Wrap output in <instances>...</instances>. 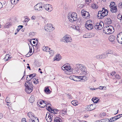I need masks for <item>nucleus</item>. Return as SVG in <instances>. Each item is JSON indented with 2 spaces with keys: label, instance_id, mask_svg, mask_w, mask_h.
<instances>
[{
  "label": "nucleus",
  "instance_id": "7",
  "mask_svg": "<svg viewBox=\"0 0 122 122\" xmlns=\"http://www.w3.org/2000/svg\"><path fill=\"white\" fill-rule=\"evenodd\" d=\"M81 14L82 16L85 18L88 19L90 18V15L89 12L84 10H82Z\"/></svg>",
  "mask_w": 122,
  "mask_h": 122
},
{
  "label": "nucleus",
  "instance_id": "20",
  "mask_svg": "<svg viewBox=\"0 0 122 122\" xmlns=\"http://www.w3.org/2000/svg\"><path fill=\"white\" fill-rule=\"evenodd\" d=\"M27 115L30 118V119L36 118L34 114L31 112H30L28 113Z\"/></svg>",
  "mask_w": 122,
  "mask_h": 122
},
{
  "label": "nucleus",
  "instance_id": "1",
  "mask_svg": "<svg viewBox=\"0 0 122 122\" xmlns=\"http://www.w3.org/2000/svg\"><path fill=\"white\" fill-rule=\"evenodd\" d=\"M76 66L81 71L83 75H87L89 73V72L87 71L86 67L84 65L80 64H78L76 65Z\"/></svg>",
  "mask_w": 122,
  "mask_h": 122
},
{
  "label": "nucleus",
  "instance_id": "10",
  "mask_svg": "<svg viewBox=\"0 0 122 122\" xmlns=\"http://www.w3.org/2000/svg\"><path fill=\"white\" fill-rule=\"evenodd\" d=\"M102 24H103V23L102 22H100L99 23H97L95 26V29L99 30L101 29L102 28L103 26L102 25Z\"/></svg>",
  "mask_w": 122,
  "mask_h": 122
},
{
  "label": "nucleus",
  "instance_id": "16",
  "mask_svg": "<svg viewBox=\"0 0 122 122\" xmlns=\"http://www.w3.org/2000/svg\"><path fill=\"white\" fill-rule=\"evenodd\" d=\"M122 37V32H120L117 35V40L118 42L120 43H121L122 42V41H121V39Z\"/></svg>",
  "mask_w": 122,
  "mask_h": 122
},
{
  "label": "nucleus",
  "instance_id": "53",
  "mask_svg": "<svg viewBox=\"0 0 122 122\" xmlns=\"http://www.w3.org/2000/svg\"><path fill=\"white\" fill-rule=\"evenodd\" d=\"M92 1V0H85V1L86 4H89Z\"/></svg>",
  "mask_w": 122,
  "mask_h": 122
},
{
  "label": "nucleus",
  "instance_id": "61",
  "mask_svg": "<svg viewBox=\"0 0 122 122\" xmlns=\"http://www.w3.org/2000/svg\"><path fill=\"white\" fill-rule=\"evenodd\" d=\"M3 115L2 113H0V119H1L3 117Z\"/></svg>",
  "mask_w": 122,
  "mask_h": 122
},
{
  "label": "nucleus",
  "instance_id": "54",
  "mask_svg": "<svg viewBox=\"0 0 122 122\" xmlns=\"http://www.w3.org/2000/svg\"><path fill=\"white\" fill-rule=\"evenodd\" d=\"M112 117L113 119L112 120V121H115L118 119V118H116V116H115Z\"/></svg>",
  "mask_w": 122,
  "mask_h": 122
},
{
  "label": "nucleus",
  "instance_id": "12",
  "mask_svg": "<svg viewBox=\"0 0 122 122\" xmlns=\"http://www.w3.org/2000/svg\"><path fill=\"white\" fill-rule=\"evenodd\" d=\"M103 10L99 11H98L97 17L99 19H101L103 18L105 16L104 14L103 13Z\"/></svg>",
  "mask_w": 122,
  "mask_h": 122
},
{
  "label": "nucleus",
  "instance_id": "62",
  "mask_svg": "<svg viewBox=\"0 0 122 122\" xmlns=\"http://www.w3.org/2000/svg\"><path fill=\"white\" fill-rule=\"evenodd\" d=\"M116 72L115 71H113L112 73H111V75L112 76H114V75L115 74Z\"/></svg>",
  "mask_w": 122,
  "mask_h": 122
},
{
  "label": "nucleus",
  "instance_id": "37",
  "mask_svg": "<svg viewBox=\"0 0 122 122\" xmlns=\"http://www.w3.org/2000/svg\"><path fill=\"white\" fill-rule=\"evenodd\" d=\"M102 58H106V57L108 56V55H107V53L105 52L104 53V54L101 55Z\"/></svg>",
  "mask_w": 122,
  "mask_h": 122
},
{
  "label": "nucleus",
  "instance_id": "35",
  "mask_svg": "<svg viewBox=\"0 0 122 122\" xmlns=\"http://www.w3.org/2000/svg\"><path fill=\"white\" fill-rule=\"evenodd\" d=\"M44 91L46 93H50V91L48 87H45Z\"/></svg>",
  "mask_w": 122,
  "mask_h": 122
},
{
  "label": "nucleus",
  "instance_id": "46",
  "mask_svg": "<svg viewBox=\"0 0 122 122\" xmlns=\"http://www.w3.org/2000/svg\"><path fill=\"white\" fill-rule=\"evenodd\" d=\"M23 26L22 25H20L18 27V28L17 29V31L18 32L23 27Z\"/></svg>",
  "mask_w": 122,
  "mask_h": 122
},
{
  "label": "nucleus",
  "instance_id": "25",
  "mask_svg": "<svg viewBox=\"0 0 122 122\" xmlns=\"http://www.w3.org/2000/svg\"><path fill=\"white\" fill-rule=\"evenodd\" d=\"M11 57H10V55L8 54H7L5 55V57L4 59V60L6 61H8L10 59Z\"/></svg>",
  "mask_w": 122,
  "mask_h": 122
},
{
  "label": "nucleus",
  "instance_id": "30",
  "mask_svg": "<svg viewBox=\"0 0 122 122\" xmlns=\"http://www.w3.org/2000/svg\"><path fill=\"white\" fill-rule=\"evenodd\" d=\"M71 103L72 104L75 106H77L78 105V102L76 100L72 101L71 102Z\"/></svg>",
  "mask_w": 122,
  "mask_h": 122
},
{
  "label": "nucleus",
  "instance_id": "38",
  "mask_svg": "<svg viewBox=\"0 0 122 122\" xmlns=\"http://www.w3.org/2000/svg\"><path fill=\"white\" fill-rule=\"evenodd\" d=\"M50 104H47V105L46 106V107H47L48 106V107H47V108H48V109L49 108H50V109L51 110V111H53V112H54V114H56V112L55 113L54 112V110L53 109H52L51 108V107L50 106Z\"/></svg>",
  "mask_w": 122,
  "mask_h": 122
},
{
  "label": "nucleus",
  "instance_id": "26",
  "mask_svg": "<svg viewBox=\"0 0 122 122\" xmlns=\"http://www.w3.org/2000/svg\"><path fill=\"white\" fill-rule=\"evenodd\" d=\"M32 119H30V122H39V120L38 119L37 117H36Z\"/></svg>",
  "mask_w": 122,
  "mask_h": 122
},
{
  "label": "nucleus",
  "instance_id": "5",
  "mask_svg": "<svg viewBox=\"0 0 122 122\" xmlns=\"http://www.w3.org/2000/svg\"><path fill=\"white\" fill-rule=\"evenodd\" d=\"M61 68L63 70L66 71L67 72L66 73L67 74H71L73 71L72 69H71V67L69 65L63 66Z\"/></svg>",
  "mask_w": 122,
  "mask_h": 122
},
{
  "label": "nucleus",
  "instance_id": "36",
  "mask_svg": "<svg viewBox=\"0 0 122 122\" xmlns=\"http://www.w3.org/2000/svg\"><path fill=\"white\" fill-rule=\"evenodd\" d=\"M53 9V7H52V6L50 5L49 4V7H48V9H47V11H48L49 12H51Z\"/></svg>",
  "mask_w": 122,
  "mask_h": 122
},
{
  "label": "nucleus",
  "instance_id": "6",
  "mask_svg": "<svg viewBox=\"0 0 122 122\" xmlns=\"http://www.w3.org/2000/svg\"><path fill=\"white\" fill-rule=\"evenodd\" d=\"M44 29L46 31L50 32L54 29V28L51 25L47 24L45 25L44 27Z\"/></svg>",
  "mask_w": 122,
  "mask_h": 122
},
{
  "label": "nucleus",
  "instance_id": "8",
  "mask_svg": "<svg viewBox=\"0 0 122 122\" xmlns=\"http://www.w3.org/2000/svg\"><path fill=\"white\" fill-rule=\"evenodd\" d=\"M43 4L40 3L37 4L34 6V9L36 10L40 11L43 9Z\"/></svg>",
  "mask_w": 122,
  "mask_h": 122
},
{
  "label": "nucleus",
  "instance_id": "17",
  "mask_svg": "<svg viewBox=\"0 0 122 122\" xmlns=\"http://www.w3.org/2000/svg\"><path fill=\"white\" fill-rule=\"evenodd\" d=\"M42 49L43 51H45L46 52H50V53L51 54V52H52V50L50 51V48H49L47 46H43L42 48Z\"/></svg>",
  "mask_w": 122,
  "mask_h": 122
},
{
  "label": "nucleus",
  "instance_id": "60",
  "mask_svg": "<svg viewBox=\"0 0 122 122\" xmlns=\"http://www.w3.org/2000/svg\"><path fill=\"white\" fill-rule=\"evenodd\" d=\"M67 97L69 99H71L72 98L71 97V96L70 94L68 93L67 94Z\"/></svg>",
  "mask_w": 122,
  "mask_h": 122
},
{
  "label": "nucleus",
  "instance_id": "45",
  "mask_svg": "<svg viewBox=\"0 0 122 122\" xmlns=\"http://www.w3.org/2000/svg\"><path fill=\"white\" fill-rule=\"evenodd\" d=\"M5 101L7 103H10V98L9 97H7L5 99Z\"/></svg>",
  "mask_w": 122,
  "mask_h": 122
},
{
  "label": "nucleus",
  "instance_id": "64",
  "mask_svg": "<svg viewBox=\"0 0 122 122\" xmlns=\"http://www.w3.org/2000/svg\"><path fill=\"white\" fill-rule=\"evenodd\" d=\"M83 7V5H78V7L81 8Z\"/></svg>",
  "mask_w": 122,
  "mask_h": 122
},
{
  "label": "nucleus",
  "instance_id": "48",
  "mask_svg": "<svg viewBox=\"0 0 122 122\" xmlns=\"http://www.w3.org/2000/svg\"><path fill=\"white\" fill-rule=\"evenodd\" d=\"M27 82L28 83V85L29 87H33V86L31 84V82H30V81H28L27 82Z\"/></svg>",
  "mask_w": 122,
  "mask_h": 122
},
{
  "label": "nucleus",
  "instance_id": "39",
  "mask_svg": "<svg viewBox=\"0 0 122 122\" xmlns=\"http://www.w3.org/2000/svg\"><path fill=\"white\" fill-rule=\"evenodd\" d=\"M36 74H30L29 75V77L30 78L31 80H33V78H34L33 77L35 76Z\"/></svg>",
  "mask_w": 122,
  "mask_h": 122
},
{
  "label": "nucleus",
  "instance_id": "55",
  "mask_svg": "<svg viewBox=\"0 0 122 122\" xmlns=\"http://www.w3.org/2000/svg\"><path fill=\"white\" fill-rule=\"evenodd\" d=\"M22 122H27L26 121V119L24 118L22 119L21 120Z\"/></svg>",
  "mask_w": 122,
  "mask_h": 122
},
{
  "label": "nucleus",
  "instance_id": "32",
  "mask_svg": "<svg viewBox=\"0 0 122 122\" xmlns=\"http://www.w3.org/2000/svg\"><path fill=\"white\" fill-rule=\"evenodd\" d=\"M92 8L94 9H97L98 8V5L95 4H93L91 5Z\"/></svg>",
  "mask_w": 122,
  "mask_h": 122
},
{
  "label": "nucleus",
  "instance_id": "14",
  "mask_svg": "<svg viewBox=\"0 0 122 122\" xmlns=\"http://www.w3.org/2000/svg\"><path fill=\"white\" fill-rule=\"evenodd\" d=\"M40 104L41 105H43V106H40V107L41 108L44 107L47 105V103L46 101H44L42 100H40L39 101Z\"/></svg>",
  "mask_w": 122,
  "mask_h": 122
},
{
  "label": "nucleus",
  "instance_id": "22",
  "mask_svg": "<svg viewBox=\"0 0 122 122\" xmlns=\"http://www.w3.org/2000/svg\"><path fill=\"white\" fill-rule=\"evenodd\" d=\"M92 33H88L84 35L83 36L85 38H90L92 37Z\"/></svg>",
  "mask_w": 122,
  "mask_h": 122
},
{
  "label": "nucleus",
  "instance_id": "18",
  "mask_svg": "<svg viewBox=\"0 0 122 122\" xmlns=\"http://www.w3.org/2000/svg\"><path fill=\"white\" fill-rule=\"evenodd\" d=\"M33 90V87L28 86L25 87V91L27 93H30Z\"/></svg>",
  "mask_w": 122,
  "mask_h": 122
},
{
  "label": "nucleus",
  "instance_id": "41",
  "mask_svg": "<svg viewBox=\"0 0 122 122\" xmlns=\"http://www.w3.org/2000/svg\"><path fill=\"white\" fill-rule=\"evenodd\" d=\"M73 27L74 29H75L77 30L78 31L80 29L79 26L78 25L75 26L74 25H73Z\"/></svg>",
  "mask_w": 122,
  "mask_h": 122
},
{
  "label": "nucleus",
  "instance_id": "21",
  "mask_svg": "<svg viewBox=\"0 0 122 122\" xmlns=\"http://www.w3.org/2000/svg\"><path fill=\"white\" fill-rule=\"evenodd\" d=\"M76 80H78V79H81V80H83V81H85L86 78V77L85 76H76Z\"/></svg>",
  "mask_w": 122,
  "mask_h": 122
},
{
  "label": "nucleus",
  "instance_id": "58",
  "mask_svg": "<svg viewBox=\"0 0 122 122\" xmlns=\"http://www.w3.org/2000/svg\"><path fill=\"white\" fill-rule=\"evenodd\" d=\"M115 3L114 2H111L110 3V5H109V6L112 5H114Z\"/></svg>",
  "mask_w": 122,
  "mask_h": 122
},
{
  "label": "nucleus",
  "instance_id": "44",
  "mask_svg": "<svg viewBox=\"0 0 122 122\" xmlns=\"http://www.w3.org/2000/svg\"><path fill=\"white\" fill-rule=\"evenodd\" d=\"M45 9L47 10L48 9V7H49V4H44L43 6Z\"/></svg>",
  "mask_w": 122,
  "mask_h": 122
},
{
  "label": "nucleus",
  "instance_id": "63",
  "mask_svg": "<svg viewBox=\"0 0 122 122\" xmlns=\"http://www.w3.org/2000/svg\"><path fill=\"white\" fill-rule=\"evenodd\" d=\"M29 76V75H27V77H26V80H27V81H30L31 80V79L30 78H29L28 77Z\"/></svg>",
  "mask_w": 122,
  "mask_h": 122
},
{
  "label": "nucleus",
  "instance_id": "24",
  "mask_svg": "<svg viewBox=\"0 0 122 122\" xmlns=\"http://www.w3.org/2000/svg\"><path fill=\"white\" fill-rule=\"evenodd\" d=\"M103 10V13L104 14V15L106 16L107 15L108 13V11L106 9L104 8H103L102 10Z\"/></svg>",
  "mask_w": 122,
  "mask_h": 122
},
{
  "label": "nucleus",
  "instance_id": "50",
  "mask_svg": "<svg viewBox=\"0 0 122 122\" xmlns=\"http://www.w3.org/2000/svg\"><path fill=\"white\" fill-rule=\"evenodd\" d=\"M118 6L120 9H122V2H121L119 3L118 5Z\"/></svg>",
  "mask_w": 122,
  "mask_h": 122
},
{
  "label": "nucleus",
  "instance_id": "28",
  "mask_svg": "<svg viewBox=\"0 0 122 122\" xmlns=\"http://www.w3.org/2000/svg\"><path fill=\"white\" fill-rule=\"evenodd\" d=\"M54 122H62L61 119L59 117H56L54 119Z\"/></svg>",
  "mask_w": 122,
  "mask_h": 122
},
{
  "label": "nucleus",
  "instance_id": "56",
  "mask_svg": "<svg viewBox=\"0 0 122 122\" xmlns=\"http://www.w3.org/2000/svg\"><path fill=\"white\" fill-rule=\"evenodd\" d=\"M30 46H29V49H30V50L29 52H28V53H31L32 52V49H31V46H30Z\"/></svg>",
  "mask_w": 122,
  "mask_h": 122
},
{
  "label": "nucleus",
  "instance_id": "3",
  "mask_svg": "<svg viewBox=\"0 0 122 122\" xmlns=\"http://www.w3.org/2000/svg\"><path fill=\"white\" fill-rule=\"evenodd\" d=\"M68 18L70 22H73L77 20V14L75 12H73L71 14H68Z\"/></svg>",
  "mask_w": 122,
  "mask_h": 122
},
{
  "label": "nucleus",
  "instance_id": "31",
  "mask_svg": "<svg viewBox=\"0 0 122 122\" xmlns=\"http://www.w3.org/2000/svg\"><path fill=\"white\" fill-rule=\"evenodd\" d=\"M29 101L30 103H33L35 101V98L33 96H31L29 98Z\"/></svg>",
  "mask_w": 122,
  "mask_h": 122
},
{
  "label": "nucleus",
  "instance_id": "15",
  "mask_svg": "<svg viewBox=\"0 0 122 122\" xmlns=\"http://www.w3.org/2000/svg\"><path fill=\"white\" fill-rule=\"evenodd\" d=\"M110 7L111 9V11L112 12L115 13L117 11V9L116 6L112 5L110 6Z\"/></svg>",
  "mask_w": 122,
  "mask_h": 122
},
{
  "label": "nucleus",
  "instance_id": "19",
  "mask_svg": "<svg viewBox=\"0 0 122 122\" xmlns=\"http://www.w3.org/2000/svg\"><path fill=\"white\" fill-rule=\"evenodd\" d=\"M104 22L107 24L109 25L112 23V21L110 18H108L105 19Z\"/></svg>",
  "mask_w": 122,
  "mask_h": 122
},
{
  "label": "nucleus",
  "instance_id": "4",
  "mask_svg": "<svg viewBox=\"0 0 122 122\" xmlns=\"http://www.w3.org/2000/svg\"><path fill=\"white\" fill-rule=\"evenodd\" d=\"M61 41L65 43L71 42L72 41V38L71 36L69 35H66L63 37Z\"/></svg>",
  "mask_w": 122,
  "mask_h": 122
},
{
  "label": "nucleus",
  "instance_id": "9",
  "mask_svg": "<svg viewBox=\"0 0 122 122\" xmlns=\"http://www.w3.org/2000/svg\"><path fill=\"white\" fill-rule=\"evenodd\" d=\"M96 107V105L95 104H93L87 106L86 109L88 111H91L95 109Z\"/></svg>",
  "mask_w": 122,
  "mask_h": 122
},
{
  "label": "nucleus",
  "instance_id": "34",
  "mask_svg": "<svg viewBox=\"0 0 122 122\" xmlns=\"http://www.w3.org/2000/svg\"><path fill=\"white\" fill-rule=\"evenodd\" d=\"M97 98L94 97H93L92 99V100L93 102L96 103H97L99 101V99H98L97 100Z\"/></svg>",
  "mask_w": 122,
  "mask_h": 122
},
{
  "label": "nucleus",
  "instance_id": "59",
  "mask_svg": "<svg viewBox=\"0 0 122 122\" xmlns=\"http://www.w3.org/2000/svg\"><path fill=\"white\" fill-rule=\"evenodd\" d=\"M115 78L117 79H120V77L118 75H116L115 76Z\"/></svg>",
  "mask_w": 122,
  "mask_h": 122
},
{
  "label": "nucleus",
  "instance_id": "13",
  "mask_svg": "<svg viewBox=\"0 0 122 122\" xmlns=\"http://www.w3.org/2000/svg\"><path fill=\"white\" fill-rule=\"evenodd\" d=\"M88 22H87L85 24V26L86 29L88 30H90L93 28V25L92 24L88 23Z\"/></svg>",
  "mask_w": 122,
  "mask_h": 122
},
{
  "label": "nucleus",
  "instance_id": "27",
  "mask_svg": "<svg viewBox=\"0 0 122 122\" xmlns=\"http://www.w3.org/2000/svg\"><path fill=\"white\" fill-rule=\"evenodd\" d=\"M115 38V36L113 35L109 37V40L112 42H113Z\"/></svg>",
  "mask_w": 122,
  "mask_h": 122
},
{
  "label": "nucleus",
  "instance_id": "29",
  "mask_svg": "<svg viewBox=\"0 0 122 122\" xmlns=\"http://www.w3.org/2000/svg\"><path fill=\"white\" fill-rule=\"evenodd\" d=\"M70 79L77 81H78V80H76V76H71L69 77Z\"/></svg>",
  "mask_w": 122,
  "mask_h": 122
},
{
  "label": "nucleus",
  "instance_id": "57",
  "mask_svg": "<svg viewBox=\"0 0 122 122\" xmlns=\"http://www.w3.org/2000/svg\"><path fill=\"white\" fill-rule=\"evenodd\" d=\"M62 113L65 114L66 113V110L65 109H63L62 110Z\"/></svg>",
  "mask_w": 122,
  "mask_h": 122
},
{
  "label": "nucleus",
  "instance_id": "51",
  "mask_svg": "<svg viewBox=\"0 0 122 122\" xmlns=\"http://www.w3.org/2000/svg\"><path fill=\"white\" fill-rule=\"evenodd\" d=\"M107 54V55L108 54H112L113 53V51L111 50H109L108 51L106 52Z\"/></svg>",
  "mask_w": 122,
  "mask_h": 122
},
{
  "label": "nucleus",
  "instance_id": "23",
  "mask_svg": "<svg viewBox=\"0 0 122 122\" xmlns=\"http://www.w3.org/2000/svg\"><path fill=\"white\" fill-rule=\"evenodd\" d=\"M61 57L60 55V54H58L56 55L54 59L57 61H59L61 59Z\"/></svg>",
  "mask_w": 122,
  "mask_h": 122
},
{
  "label": "nucleus",
  "instance_id": "2",
  "mask_svg": "<svg viewBox=\"0 0 122 122\" xmlns=\"http://www.w3.org/2000/svg\"><path fill=\"white\" fill-rule=\"evenodd\" d=\"M114 31L113 27L111 25L105 26L103 29V32L107 34H111Z\"/></svg>",
  "mask_w": 122,
  "mask_h": 122
},
{
  "label": "nucleus",
  "instance_id": "47",
  "mask_svg": "<svg viewBox=\"0 0 122 122\" xmlns=\"http://www.w3.org/2000/svg\"><path fill=\"white\" fill-rule=\"evenodd\" d=\"M103 122H110V120L108 118H106L103 119Z\"/></svg>",
  "mask_w": 122,
  "mask_h": 122
},
{
  "label": "nucleus",
  "instance_id": "40",
  "mask_svg": "<svg viewBox=\"0 0 122 122\" xmlns=\"http://www.w3.org/2000/svg\"><path fill=\"white\" fill-rule=\"evenodd\" d=\"M19 0H11V3L12 4H16L17 3V1H18Z\"/></svg>",
  "mask_w": 122,
  "mask_h": 122
},
{
  "label": "nucleus",
  "instance_id": "49",
  "mask_svg": "<svg viewBox=\"0 0 122 122\" xmlns=\"http://www.w3.org/2000/svg\"><path fill=\"white\" fill-rule=\"evenodd\" d=\"M96 58L99 59H102L101 55H99L96 56Z\"/></svg>",
  "mask_w": 122,
  "mask_h": 122
},
{
  "label": "nucleus",
  "instance_id": "43",
  "mask_svg": "<svg viewBox=\"0 0 122 122\" xmlns=\"http://www.w3.org/2000/svg\"><path fill=\"white\" fill-rule=\"evenodd\" d=\"M35 34L33 32H30V33L29 36L30 37H32L33 36H34Z\"/></svg>",
  "mask_w": 122,
  "mask_h": 122
},
{
  "label": "nucleus",
  "instance_id": "52",
  "mask_svg": "<svg viewBox=\"0 0 122 122\" xmlns=\"http://www.w3.org/2000/svg\"><path fill=\"white\" fill-rule=\"evenodd\" d=\"M26 17H27L26 16L24 17V18L25 19L24 21L25 22H28L29 20V18H26Z\"/></svg>",
  "mask_w": 122,
  "mask_h": 122
},
{
  "label": "nucleus",
  "instance_id": "42",
  "mask_svg": "<svg viewBox=\"0 0 122 122\" xmlns=\"http://www.w3.org/2000/svg\"><path fill=\"white\" fill-rule=\"evenodd\" d=\"M98 89H99L100 90H106V87L105 86H100Z\"/></svg>",
  "mask_w": 122,
  "mask_h": 122
},
{
  "label": "nucleus",
  "instance_id": "11",
  "mask_svg": "<svg viewBox=\"0 0 122 122\" xmlns=\"http://www.w3.org/2000/svg\"><path fill=\"white\" fill-rule=\"evenodd\" d=\"M45 118L48 122H51L52 119L51 116L49 112L47 113Z\"/></svg>",
  "mask_w": 122,
  "mask_h": 122
},
{
  "label": "nucleus",
  "instance_id": "33",
  "mask_svg": "<svg viewBox=\"0 0 122 122\" xmlns=\"http://www.w3.org/2000/svg\"><path fill=\"white\" fill-rule=\"evenodd\" d=\"M38 79H36V78H33L32 81L34 84L35 85L39 83V81H38Z\"/></svg>",
  "mask_w": 122,
  "mask_h": 122
}]
</instances>
